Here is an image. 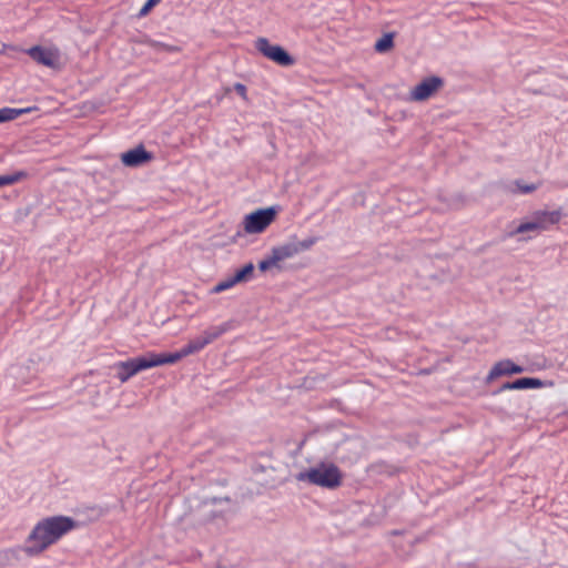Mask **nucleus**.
Instances as JSON below:
<instances>
[{
	"label": "nucleus",
	"mask_w": 568,
	"mask_h": 568,
	"mask_svg": "<svg viewBox=\"0 0 568 568\" xmlns=\"http://www.w3.org/2000/svg\"><path fill=\"white\" fill-rule=\"evenodd\" d=\"M254 271V265L252 263H248L244 265L242 268L237 270L233 276L237 283L247 281Z\"/></svg>",
	"instance_id": "nucleus-15"
},
{
	"label": "nucleus",
	"mask_w": 568,
	"mask_h": 568,
	"mask_svg": "<svg viewBox=\"0 0 568 568\" xmlns=\"http://www.w3.org/2000/svg\"><path fill=\"white\" fill-rule=\"evenodd\" d=\"M30 109H12L2 108L0 109V123L17 119L20 114L29 112Z\"/></svg>",
	"instance_id": "nucleus-14"
},
{
	"label": "nucleus",
	"mask_w": 568,
	"mask_h": 568,
	"mask_svg": "<svg viewBox=\"0 0 568 568\" xmlns=\"http://www.w3.org/2000/svg\"><path fill=\"white\" fill-rule=\"evenodd\" d=\"M27 53L37 63L51 69H58L61 64V53L55 47L34 45L29 48Z\"/></svg>",
	"instance_id": "nucleus-6"
},
{
	"label": "nucleus",
	"mask_w": 568,
	"mask_h": 568,
	"mask_svg": "<svg viewBox=\"0 0 568 568\" xmlns=\"http://www.w3.org/2000/svg\"><path fill=\"white\" fill-rule=\"evenodd\" d=\"M161 0H148L139 11V17H145L150 10L156 6Z\"/></svg>",
	"instance_id": "nucleus-21"
},
{
	"label": "nucleus",
	"mask_w": 568,
	"mask_h": 568,
	"mask_svg": "<svg viewBox=\"0 0 568 568\" xmlns=\"http://www.w3.org/2000/svg\"><path fill=\"white\" fill-rule=\"evenodd\" d=\"M272 252L275 255V260L278 262L284 261L286 258H291L298 254L294 240L291 239L286 243L273 247Z\"/></svg>",
	"instance_id": "nucleus-13"
},
{
	"label": "nucleus",
	"mask_w": 568,
	"mask_h": 568,
	"mask_svg": "<svg viewBox=\"0 0 568 568\" xmlns=\"http://www.w3.org/2000/svg\"><path fill=\"white\" fill-rule=\"evenodd\" d=\"M293 240L298 253L310 250L318 241L315 236H310L304 240H297L294 237Z\"/></svg>",
	"instance_id": "nucleus-17"
},
{
	"label": "nucleus",
	"mask_w": 568,
	"mask_h": 568,
	"mask_svg": "<svg viewBox=\"0 0 568 568\" xmlns=\"http://www.w3.org/2000/svg\"><path fill=\"white\" fill-rule=\"evenodd\" d=\"M209 332L211 333L212 337L215 339H217L220 336H222L221 332H220V328L217 327V325L215 326H211L207 328Z\"/></svg>",
	"instance_id": "nucleus-25"
},
{
	"label": "nucleus",
	"mask_w": 568,
	"mask_h": 568,
	"mask_svg": "<svg viewBox=\"0 0 568 568\" xmlns=\"http://www.w3.org/2000/svg\"><path fill=\"white\" fill-rule=\"evenodd\" d=\"M74 527V521L64 516H54L39 521L28 537L23 551L34 556L54 544Z\"/></svg>",
	"instance_id": "nucleus-1"
},
{
	"label": "nucleus",
	"mask_w": 568,
	"mask_h": 568,
	"mask_svg": "<svg viewBox=\"0 0 568 568\" xmlns=\"http://www.w3.org/2000/svg\"><path fill=\"white\" fill-rule=\"evenodd\" d=\"M559 220L560 214L558 212L536 211L527 221L521 222L514 231L509 232V236L528 232L539 234L550 225L558 223Z\"/></svg>",
	"instance_id": "nucleus-4"
},
{
	"label": "nucleus",
	"mask_w": 568,
	"mask_h": 568,
	"mask_svg": "<svg viewBox=\"0 0 568 568\" xmlns=\"http://www.w3.org/2000/svg\"><path fill=\"white\" fill-rule=\"evenodd\" d=\"M517 189L520 193L528 194L537 190L536 184H523L520 182H517Z\"/></svg>",
	"instance_id": "nucleus-22"
},
{
	"label": "nucleus",
	"mask_w": 568,
	"mask_h": 568,
	"mask_svg": "<svg viewBox=\"0 0 568 568\" xmlns=\"http://www.w3.org/2000/svg\"><path fill=\"white\" fill-rule=\"evenodd\" d=\"M201 336L205 341L206 345H209L212 342H214V338L212 337V335H211V333L209 332L207 328L202 332Z\"/></svg>",
	"instance_id": "nucleus-26"
},
{
	"label": "nucleus",
	"mask_w": 568,
	"mask_h": 568,
	"mask_svg": "<svg viewBox=\"0 0 568 568\" xmlns=\"http://www.w3.org/2000/svg\"><path fill=\"white\" fill-rule=\"evenodd\" d=\"M152 159V154L140 145L132 150H129L121 155V161L125 166L135 168L140 166L143 163L150 161Z\"/></svg>",
	"instance_id": "nucleus-11"
},
{
	"label": "nucleus",
	"mask_w": 568,
	"mask_h": 568,
	"mask_svg": "<svg viewBox=\"0 0 568 568\" xmlns=\"http://www.w3.org/2000/svg\"><path fill=\"white\" fill-rule=\"evenodd\" d=\"M217 327L220 328V332L223 335V334H225V333H227V332H230V331L235 328V322L232 321V320L231 321H226V322L217 325Z\"/></svg>",
	"instance_id": "nucleus-23"
},
{
	"label": "nucleus",
	"mask_w": 568,
	"mask_h": 568,
	"mask_svg": "<svg viewBox=\"0 0 568 568\" xmlns=\"http://www.w3.org/2000/svg\"><path fill=\"white\" fill-rule=\"evenodd\" d=\"M546 383L539 378L523 377L514 382H507L500 387L503 390H517V389H537L542 388Z\"/></svg>",
	"instance_id": "nucleus-12"
},
{
	"label": "nucleus",
	"mask_w": 568,
	"mask_h": 568,
	"mask_svg": "<svg viewBox=\"0 0 568 568\" xmlns=\"http://www.w3.org/2000/svg\"><path fill=\"white\" fill-rule=\"evenodd\" d=\"M443 85V80L439 77L433 75L424 79L420 83H418L414 89H412L409 93V99L412 101H425L429 99L440 87Z\"/></svg>",
	"instance_id": "nucleus-8"
},
{
	"label": "nucleus",
	"mask_w": 568,
	"mask_h": 568,
	"mask_svg": "<svg viewBox=\"0 0 568 568\" xmlns=\"http://www.w3.org/2000/svg\"><path fill=\"white\" fill-rule=\"evenodd\" d=\"M274 207L260 209L244 217V230L248 234L263 232L275 219Z\"/></svg>",
	"instance_id": "nucleus-5"
},
{
	"label": "nucleus",
	"mask_w": 568,
	"mask_h": 568,
	"mask_svg": "<svg viewBox=\"0 0 568 568\" xmlns=\"http://www.w3.org/2000/svg\"><path fill=\"white\" fill-rule=\"evenodd\" d=\"M256 49L267 59L282 67L292 65L293 58L277 44H272L266 38H258L255 43Z\"/></svg>",
	"instance_id": "nucleus-7"
},
{
	"label": "nucleus",
	"mask_w": 568,
	"mask_h": 568,
	"mask_svg": "<svg viewBox=\"0 0 568 568\" xmlns=\"http://www.w3.org/2000/svg\"><path fill=\"white\" fill-rule=\"evenodd\" d=\"M235 284H237V282L235 281L234 276L232 275V276L221 281L220 283H217L214 286L213 292L220 293V292L226 291V290L233 287Z\"/></svg>",
	"instance_id": "nucleus-18"
},
{
	"label": "nucleus",
	"mask_w": 568,
	"mask_h": 568,
	"mask_svg": "<svg viewBox=\"0 0 568 568\" xmlns=\"http://www.w3.org/2000/svg\"><path fill=\"white\" fill-rule=\"evenodd\" d=\"M278 263L277 260H275V255L273 252H271V255L264 260H262L258 263V268L263 272L270 270L271 267L275 266Z\"/></svg>",
	"instance_id": "nucleus-20"
},
{
	"label": "nucleus",
	"mask_w": 568,
	"mask_h": 568,
	"mask_svg": "<svg viewBox=\"0 0 568 568\" xmlns=\"http://www.w3.org/2000/svg\"><path fill=\"white\" fill-rule=\"evenodd\" d=\"M392 47H393V34H390V33L384 34L375 43V50L377 52H386Z\"/></svg>",
	"instance_id": "nucleus-16"
},
{
	"label": "nucleus",
	"mask_w": 568,
	"mask_h": 568,
	"mask_svg": "<svg viewBox=\"0 0 568 568\" xmlns=\"http://www.w3.org/2000/svg\"><path fill=\"white\" fill-rule=\"evenodd\" d=\"M205 346H207L205 341L202 338L201 335H199V336L194 337L193 339H191L181 349L173 352V353H163V355L166 361V364H174L189 355L199 353Z\"/></svg>",
	"instance_id": "nucleus-9"
},
{
	"label": "nucleus",
	"mask_w": 568,
	"mask_h": 568,
	"mask_svg": "<svg viewBox=\"0 0 568 568\" xmlns=\"http://www.w3.org/2000/svg\"><path fill=\"white\" fill-rule=\"evenodd\" d=\"M22 175H23V173H21V172L13 173V174L0 175V187L18 182Z\"/></svg>",
	"instance_id": "nucleus-19"
},
{
	"label": "nucleus",
	"mask_w": 568,
	"mask_h": 568,
	"mask_svg": "<svg viewBox=\"0 0 568 568\" xmlns=\"http://www.w3.org/2000/svg\"><path fill=\"white\" fill-rule=\"evenodd\" d=\"M298 481L310 483L324 488H336L341 485L342 474L333 463H320L305 471L296 475Z\"/></svg>",
	"instance_id": "nucleus-2"
},
{
	"label": "nucleus",
	"mask_w": 568,
	"mask_h": 568,
	"mask_svg": "<svg viewBox=\"0 0 568 568\" xmlns=\"http://www.w3.org/2000/svg\"><path fill=\"white\" fill-rule=\"evenodd\" d=\"M165 364L166 361L163 353H148L141 357H134L128 361L115 363L113 365V369L116 371V377L120 379V382L125 383L132 376L142 371Z\"/></svg>",
	"instance_id": "nucleus-3"
},
{
	"label": "nucleus",
	"mask_w": 568,
	"mask_h": 568,
	"mask_svg": "<svg viewBox=\"0 0 568 568\" xmlns=\"http://www.w3.org/2000/svg\"><path fill=\"white\" fill-rule=\"evenodd\" d=\"M234 90L236 91V93H239L242 98H246V87L242 83H235L234 84Z\"/></svg>",
	"instance_id": "nucleus-24"
},
{
	"label": "nucleus",
	"mask_w": 568,
	"mask_h": 568,
	"mask_svg": "<svg viewBox=\"0 0 568 568\" xmlns=\"http://www.w3.org/2000/svg\"><path fill=\"white\" fill-rule=\"evenodd\" d=\"M525 371V368L520 365L515 364L510 359H503L497 362L491 369L489 371L486 382L490 383L491 381L506 375L520 374Z\"/></svg>",
	"instance_id": "nucleus-10"
}]
</instances>
